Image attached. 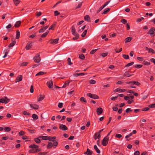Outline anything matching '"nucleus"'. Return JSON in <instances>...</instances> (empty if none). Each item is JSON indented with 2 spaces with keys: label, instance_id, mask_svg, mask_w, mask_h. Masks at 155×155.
I'll use <instances>...</instances> for the list:
<instances>
[{
  "label": "nucleus",
  "instance_id": "a211bd4d",
  "mask_svg": "<svg viewBox=\"0 0 155 155\" xmlns=\"http://www.w3.org/2000/svg\"><path fill=\"white\" fill-rule=\"evenodd\" d=\"M92 151L90 150L89 149H87V151L84 153V154H86L87 155H92Z\"/></svg>",
  "mask_w": 155,
  "mask_h": 155
},
{
  "label": "nucleus",
  "instance_id": "dca6fc26",
  "mask_svg": "<svg viewBox=\"0 0 155 155\" xmlns=\"http://www.w3.org/2000/svg\"><path fill=\"white\" fill-rule=\"evenodd\" d=\"M45 95H43L40 94L38 97V101H42L45 98Z\"/></svg>",
  "mask_w": 155,
  "mask_h": 155
},
{
  "label": "nucleus",
  "instance_id": "7c9ffc66",
  "mask_svg": "<svg viewBox=\"0 0 155 155\" xmlns=\"http://www.w3.org/2000/svg\"><path fill=\"white\" fill-rule=\"evenodd\" d=\"M49 31H47L46 32L43 33L41 36V38H45L49 33Z\"/></svg>",
  "mask_w": 155,
  "mask_h": 155
},
{
  "label": "nucleus",
  "instance_id": "72a5a7b5",
  "mask_svg": "<svg viewBox=\"0 0 155 155\" xmlns=\"http://www.w3.org/2000/svg\"><path fill=\"white\" fill-rule=\"evenodd\" d=\"M14 2L16 5H17L20 2V0H13Z\"/></svg>",
  "mask_w": 155,
  "mask_h": 155
},
{
  "label": "nucleus",
  "instance_id": "774afa93",
  "mask_svg": "<svg viewBox=\"0 0 155 155\" xmlns=\"http://www.w3.org/2000/svg\"><path fill=\"white\" fill-rule=\"evenodd\" d=\"M150 61L153 63L155 64V59L154 58H152L150 59Z\"/></svg>",
  "mask_w": 155,
  "mask_h": 155
},
{
  "label": "nucleus",
  "instance_id": "e2e57ef3",
  "mask_svg": "<svg viewBox=\"0 0 155 155\" xmlns=\"http://www.w3.org/2000/svg\"><path fill=\"white\" fill-rule=\"evenodd\" d=\"M149 107L150 108H155V104H152L149 105Z\"/></svg>",
  "mask_w": 155,
  "mask_h": 155
},
{
  "label": "nucleus",
  "instance_id": "58836bf2",
  "mask_svg": "<svg viewBox=\"0 0 155 155\" xmlns=\"http://www.w3.org/2000/svg\"><path fill=\"white\" fill-rule=\"evenodd\" d=\"M32 117L34 119H37L38 118V115L35 114H32Z\"/></svg>",
  "mask_w": 155,
  "mask_h": 155
},
{
  "label": "nucleus",
  "instance_id": "a878e982",
  "mask_svg": "<svg viewBox=\"0 0 155 155\" xmlns=\"http://www.w3.org/2000/svg\"><path fill=\"white\" fill-rule=\"evenodd\" d=\"M16 41H13L11 43L8 45L9 48H11L13 47L16 44Z\"/></svg>",
  "mask_w": 155,
  "mask_h": 155
},
{
  "label": "nucleus",
  "instance_id": "9b49d317",
  "mask_svg": "<svg viewBox=\"0 0 155 155\" xmlns=\"http://www.w3.org/2000/svg\"><path fill=\"white\" fill-rule=\"evenodd\" d=\"M48 25H46L45 27H42L39 30V32L40 33L44 32L48 28Z\"/></svg>",
  "mask_w": 155,
  "mask_h": 155
},
{
  "label": "nucleus",
  "instance_id": "680f3d73",
  "mask_svg": "<svg viewBox=\"0 0 155 155\" xmlns=\"http://www.w3.org/2000/svg\"><path fill=\"white\" fill-rule=\"evenodd\" d=\"M23 114L24 115H30V113L26 111H24L23 112Z\"/></svg>",
  "mask_w": 155,
  "mask_h": 155
},
{
  "label": "nucleus",
  "instance_id": "79ce46f5",
  "mask_svg": "<svg viewBox=\"0 0 155 155\" xmlns=\"http://www.w3.org/2000/svg\"><path fill=\"white\" fill-rule=\"evenodd\" d=\"M148 52L149 53H151L152 54L155 53V52L154 50L153 49L151 48H149V49Z\"/></svg>",
  "mask_w": 155,
  "mask_h": 155
},
{
  "label": "nucleus",
  "instance_id": "4468645a",
  "mask_svg": "<svg viewBox=\"0 0 155 155\" xmlns=\"http://www.w3.org/2000/svg\"><path fill=\"white\" fill-rule=\"evenodd\" d=\"M22 77L21 75H18L16 78L15 82L17 83V82H19L20 81H21L22 80Z\"/></svg>",
  "mask_w": 155,
  "mask_h": 155
},
{
  "label": "nucleus",
  "instance_id": "f03ea898",
  "mask_svg": "<svg viewBox=\"0 0 155 155\" xmlns=\"http://www.w3.org/2000/svg\"><path fill=\"white\" fill-rule=\"evenodd\" d=\"M72 34L75 36V37L73 38V39H77L79 37L78 34L76 32L75 29L74 27L72 26L71 28Z\"/></svg>",
  "mask_w": 155,
  "mask_h": 155
},
{
  "label": "nucleus",
  "instance_id": "338daca9",
  "mask_svg": "<svg viewBox=\"0 0 155 155\" xmlns=\"http://www.w3.org/2000/svg\"><path fill=\"white\" fill-rule=\"evenodd\" d=\"M140 154V153L139 151L137 150L134 152V155H139Z\"/></svg>",
  "mask_w": 155,
  "mask_h": 155
},
{
  "label": "nucleus",
  "instance_id": "e433bc0d",
  "mask_svg": "<svg viewBox=\"0 0 155 155\" xmlns=\"http://www.w3.org/2000/svg\"><path fill=\"white\" fill-rule=\"evenodd\" d=\"M79 58L82 60H84L85 58V56L83 54H79Z\"/></svg>",
  "mask_w": 155,
  "mask_h": 155
},
{
  "label": "nucleus",
  "instance_id": "4d7b16f0",
  "mask_svg": "<svg viewBox=\"0 0 155 155\" xmlns=\"http://www.w3.org/2000/svg\"><path fill=\"white\" fill-rule=\"evenodd\" d=\"M28 64V63L27 62H23L21 64V65L22 66H26Z\"/></svg>",
  "mask_w": 155,
  "mask_h": 155
},
{
  "label": "nucleus",
  "instance_id": "bf43d9fd",
  "mask_svg": "<svg viewBox=\"0 0 155 155\" xmlns=\"http://www.w3.org/2000/svg\"><path fill=\"white\" fill-rule=\"evenodd\" d=\"M110 2V1H109L106 2L102 6L104 8Z\"/></svg>",
  "mask_w": 155,
  "mask_h": 155
},
{
  "label": "nucleus",
  "instance_id": "a19ab883",
  "mask_svg": "<svg viewBox=\"0 0 155 155\" xmlns=\"http://www.w3.org/2000/svg\"><path fill=\"white\" fill-rule=\"evenodd\" d=\"M80 100L81 102H86L87 101L85 98H84L83 97H81L80 99Z\"/></svg>",
  "mask_w": 155,
  "mask_h": 155
},
{
  "label": "nucleus",
  "instance_id": "c85d7f7f",
  "mask_svg": "<svg viewBox=\"0 0 155 155\" xmlns=\"http://www.w3.org/2000/svg\"><path fill=\"white\" fill-rule=\"evenodd\" d=\"M131 39L132 38L131 37H127L125 39V42L127 43L131 41Z\"/></svg>",
  "mask_w": 155,
  "mask_h": 155
},
{
  "label": "nucleus",
  "instance_id": "69168bd1",
  "mask_svg": "<svg viewBox=\"0 0 155 155\" xmlns=\"http://www.w3.org/2000/svg\"><path fill=\"white\" fill-rule=\"evenodd\" d=\"M60 13L57 11H55L54 12V15L55 16L58 15Z\"/></svg>",
  "mask_w": 155,
  "mask_h": 155
},
{
  "label": "nucleus",
  "instance_id": "37998d69",
  "mask_svg": "<svg viewBox=\"0 0 155 155\" xmlns=\"http://www.w3.org/2000/svg\"><path fill=\"white\" fill-rule=\"evenodd\" d=\"M122 49L120 48L118 50L117 48L115 49V51L116 53H118L122 51Z\"/></svg>",
  "mask_w": 155,
  "mask_h": 155
},
{
  "label": "nucleus",
  "instance_id": "052dcab7",
  "mask_svg": "<svg viewBox=\"0 0 155 155\" xmlns=\"http://www.w3.org/2000/svg\"><path fill=\"white\" fill-rule=\"evenodd\" d=\"M137 59L140 61H142L143 60V58L142 57H137Z\"/></svg>",
  "mask_w": 155,
  "mask_h": 155
},
{
  "label": "nucleus",
  "instance_id": "13d9d810",
  "mask_svg": "<svg viewBox=\"0 0 155 155\" xmlns=\"http://www.w3.org/2000/svg\"><path fill=\"white\" fill-rule=\"evenodd\" d=\"M63 104L62 103H59L58 105V107L59 108H61L63 107Z\"/></svg>",
  "mask_w": 155,
  "mask_h": 155
},
{
  "label": "nucleus",
  "instance_id": "a18cd8bd",
  "mask_svg": "<svg viewBox=\"0 0 155 155\" xmlns=\"http://www.w3.org/2000/svg\"><path fill=\"white\" fill-rule=\"evenodd\" d=\"M143 65L142 64H136L135 65L134 67L137 68H140L142 67Z\"/></svg>",
  "mask_w": 155,
  "mask_h": 155
},
{
  "label": "nucleus",
  "instance_id": "6e6d98bb",
  "mask_svg": "<svg viewBox=\"0 0 155 155\" xmlns=\"http://www.w3.org/2000/svg\"><path fill=\"white\" fill-rule=\"evenodd\" d=\"M96 81L94 80H91L90 81V83L92 84H94L96 83Z\"/></svg>",
  "mask_w": 155,
  "mask_h": 155
},
{
  "label": "nucleus",
  "instance_id": "09e8293b",
  "mask_svg": "<svg viewBox=\"0 0 155 155\" xmlns=\"http://www.w3.org/2000/svg\"><path fill=\"white\" fill-rule=\"evenodd\" d=\"M49 139V136H42V140H48Z\"/></svg>",
  "mask_w": 155,
  "mask_h": 155
},
{
  "label": "nucleus",
  "instance_id": "c756f323",
  "mask_svg": "<svg viewBox=\"0 0 155 155\" xmlns=\"http://www.w3.org/2000/svg\"><path fill=\"white\" fill-rule=\"evenodd\" d=\"M40 149H32V153H35L41 151Z\"/></svg>",
  "mask_w": 155,
  "mask_h": 155
},
{
  "label": "nucleus",
  "instance_id": "aec40b11",
  "mask_svg": "<svg viewBox=\"0 0 155 155\" xmlns=\"http://www.w3.org/2000/svg\"><path fill=\"white\" fill-rule=\"evenodd\" d=\"M30 106L31 108L34 109H38L39 107V106L36 104H34L33 105L30 104Z\"/></svg>",
  "mask_w": 155,
  "mask_h": 155
},
{
  "label": "nucleus",
  "instance_id": "bb28decb",
  "mask_svg": "<svg viewBox=\"0 0 155 155\" xmlns=\"http://www.w3.org/2000/svg\"><path fill=\"white\" fill-rule=\"evenodd\" d=\"M87 73L84 74V73H76L74 74V75L75 77H77L79 76H83L86 75Z\"/></svg>",
  "mask_w": 155,
  "mask_h": 155
},
{
  "label": "nucleus",
  "instance_id": "5701e85b",
  "mask_svg": "<svg viewBox=\"0 0 155 155\" xmlns=\"http://www.w3.org/2000/svg\"><path fill=\"white\" fill-rule=\"evenodd\" d=\"M84 19L85 21H87L88 22L90 21V17L88 15H87L84 17Z\"/></svg>",
  "mask_w": 155,
  "mask_h": 155
},
{
  "label": "nucleus",
  "instance_id": "0e129e2a",
  "mask_svg": "<svg viewBox=\"0 0 155 155\" xmlns=\"http://www.w3.org/2000/svg\"><path fill=\"white\" fill-rule=\"evenodd\" d=\"M55 25V24H53L52 25H51L50 27L49 28V30H53V28L54 27Z\"/></svg>",
  "mask_w": 155,
  "mask_h": 155
},
{
  "label": "nucleus",
  "instance_id": "5fc2aeb1",
  "mask_svg": "<svg viewBox=\"0 0 155 155\" xmlns=\"http://www.w3.org/2000/svg\"><path fill=\"white\" fill-rule=\"evenodd\" d=\"M98 49H94V50H92L90 51V53L91 54H93L96 52V51H97V50Z\"/></svg>",
  "mask_w": 155,
  "mask_h": 155
},
{
  "label": "nucleus",
  "instance_id": "473e14b6",
  "mask_svg": "<svg viewBox=\"0 0 155 155\" xmlns=\"http://www.w3.org/2000/svg\"><path fill=\"white\" fill-rule=\"evenodd\" d=\"M34 140L35 142L38 143H39L41 142L40 139L39 138H35L34 139Z\"/></svg>",
  "mask_w": 155,
  "mask_h": 155
},
{
  "label": "nucleus",
  "instance_id": "0eeeda50",
  "mask_svg": "<svg viewBox=\"0 0 155 155\" xmlns=\"http://www.w3.org/2000/svg\"><path fill=\"white\" fill-rule=\"evenodd\" d=\"M59 38H57L55 39H51L48 41V42L50 44H56L58 43Z\"/></svg>",
  "mask_w": 155,
  "mask_h": 155
},
{
  "label": "nucleus",
  "instance_id": "6e6552de",
  "mask_svg": "<svg viewBox=\"0 0 155 155\" xmlns=\"http://www.w3.org/2000/svg\"><path fill=\"white\" fill-rule=\"evenodd\" d=\"M155 31V28L153 27L149 31L148 33L151 36H154V35L153 34L154 33Z\"/></svg>",
  "mask_w": 155,
  "mask_h": 155
},
{
  "label": "nucleus",
  "instance_id": "8fccbe9b",
  "mask_svg": "<svg viewBox=\"0 0 155 155\" xmlns=\"http://www.w3.org/2000/svg\"><path fill=\"white\" fill-rule=\"evenodd\" d=\"M121 22L122 23H123L124 24H127V21L125 19H122L121 20Z\"/></svg>",
  "mask_w": 155,
  "mask_h": 155
},
{
  "label": "nucleus",
  "instance_id": "20e7f679",
  "mask_svg": "<svg viewBox=\"0 0 155 155\" xmlns=\"http://www.w3.org/2000/svg\"><path fill=\"white\" fill-rule=\"evenodd\" d=\"M87 95L89 97L94 99H97L99 98L98 96L97 95L91 93H87Z\"/></svg>",
  "mask_w": 155,
  "mask_h": 155
},
{
  "label": "nucleus",
  "instance_id": "b1692460",
  "mask_svg": "<svg viewBox=\"0 0 155 155\" xmlns=\"http://www.w3.org/2000/svg\"><path fill=\"white\" fill-rule=\"evenodd\" d=\"M132 85L135 84L137 86H139L140 84L137 81H131V84Z\"/></svg>",
  "mask_w": 155,
  "mask_h": 155
},
{
  "label": "nucleus",
  "instance_id": "1a4fd4ad",
  "mask_svg": "<svg viewBox=\"0 0 155 155\" xmlns=\"http://www.w3.org/2000/svg\"><path fill=\"white\" fill-rule=\"evenodd\" d=\"M47 84L49 88L53 87V83L51 80H50L48 81L47 83Z\"/></svg>",
  "mask_w": 155,
  "mask_h": 155
},
{
  "label": "nucleus",
  "instance_id": "f3484780",
  "mask_svg": "<svg viewBox=\"0 0 155 155\" xmlns=\"http://www.w3.org/2000/svg\"><path fill=\"white\" fill-rule=\"evenodd\" d=\"M96 111L98 115H100L102 113L103 110L101 108L99 107L97 109Z\"/></svg>",
  "mask_w": 155,
  "mask_h": 155
},
{
  "label": "nucleus",
  "instance_id": "603ef678",
  "mask_svg": "<svg viewBox=\"0 0 155 155\" xmlns=\"http://www.w3.org/2000/svg\"><path fill=\"white\" fill-rule=\"evenodd\" d=\"M25 134V132L22 130L20 131L19 133V134L20 136L24 135Z\"/></svg>",
  "mask_w": 155,
  "mask_h": 155
},
{
  "label": "nucleus",
  "instance_id": "4c0bfd02",
  "mask_svg": "<svg viewBox=\"0 0 155 155\" xmlns=\"http://www.w3.org/2000/svg\"><path fill=\"white\" fill-rule=\"evenodd\" d=\"M134 63V62H132L130 63H129L125 66V67H130L133 65Z\"/></svg>",
  "mask_w": 155,
  "mask_h": 155
},
{
  "label": "nucleus",
  "instance_id": "3c124183",
  "mask_svg": "<svg viewBox=\"0 0 155 155\" xmlns=\"http://www.w3.org/2000/svg\"><path fill=\"white\" fill-rule=\"evenodd\" d=\"M68 63L69 65H71L72 64V63L71 62V59L70 58H68L67 59Z\"/></svg>",
  "mask_w": 155,
  "mask_h": 155
},
{
  "label": "nucleus",
  "instance_id": "423d86ee",
  "mask_svg": "<svg viewBox=\"0 0 155 155\" xmlns=\"http://www.w3.org/2000/svg\"><path fill=\"white\" fill-rule=\"evenodd\" d=\"M9 101V100L6 97L4 98L0 99V103H5L7 104Z\"/></svg>",
  "mask_w": 155,
  "mask_h": 155
},
{
  "label": "nucleus",
  "instance_id": "f257e3e1",
  "mask_svg": "<svg viewBox=\"0 0 155 155\" xmlns=\"http://www.w3.org/2000/svg\"><path fill=\"white\" fill-rule=\"evenodd\" d=\"M58 141H54L52 143L51 142H48V144L47 146V148L48 149H51L53 146H54V148H55L58 145Z\"/></svg>",
  "mask_w": 155,
  "mask_h": 155
},
{
  "label": "nucleus",
  "instance_id": "393cba45",
  "mask_svg": "<svg viewBox=\"0 0 155 155\" xmlns=\"http://www.w3.org/2000/svg\"><path fill=\"white\" fill-rule=\"evenodd\" d=\"M21 23V21H17L16 22L15 24V25L14 26L15 27H17V28L18 27L20 26Z\"/></svg>",
  "mask_w": 155,
  "mask_h": 155
},
{
  "label": "nucleus",
  "instance_id": "49530a36",
  "mask_svg": "<svg viewBox=\"0 0 155 155\" xmlns=\"http://www.w3.org/2000/svg\"><path fill=\"white\" fill-rule=\"evenodd\" d=\"M4 130L5 131L9 132L11 130V129L9 127H6L4 128Z\"/></svg>",
  "mask_w": 155,
  "mask_h": 155
},
{
  "label": "nucleus",
  "instance_id": "412c9836",
  "mask_svg": "<svg viewBox=\"0 0 155 155\" xmlns=\"http://www.w3.org/2000/svg\"><path fill=\"white\" fill-rule=\"evenodd\" d=\"M29 148H31L32 149H38V146L37 145H36L35 144H31L30 145L29 147Z\"/></svg>",
  "mask_w": 155,
  "mask_h": 155
},
{
  "label": "nucleus",
  "instance_id": "9d476101",
  "mask_svg": "<svg viewBox=\"0 0 155 155\" xmlns=\"http://www.w3.org/2000/svg\"><path fill=\"white\" fill-rule=\"evenodd\" d=\"M59 128L62 130H66L68 128L66 125L63 124H60L59 126Z\"/></svg>",
  "mask_w": 155,
  "mask_h": 155
},
{
  "label": "nucleus",
  "instance_id": "864d4df0",
  "mask_svg": "<svg viewBox=\"0 0 155 155\" xmlns=\"http://www.w3.org/2000/svg\"><path fill=\"white\" fill-rule=\"evenodd\" d=\"M108 54V52L103 53L101 54V55L103 57L106 56Z\"/></svg>",
  "mask_w": 155,
  "mask_h": 155
},
{
  "label": "nucleus",
  "instance_id": "39448f33",
  "mask_svg": "<svg viewBox=\"0 0 155 155\" xmlns=\"http://www.w3.org/2000/svg\"><path fill=\"white\" fill-rule=\"evenodd\" d=\"M109 137H105L103 140L102 144L104 146H106L107 144Z\"/></svg>",
  "mask_w": 155,
  "mask_h": 155
},
{
  "label": "nucleus",
  "instance_id": "ea45409f",
  "mask_svg": "<svg viewBox=\"0 0 155 155\" xmlns=\"http://www.w3.org/2000/svg\"><path fill=\"white\" fill-rule=\"evenodd\" d=\"M110 9L109 8H107L105 9L104 10L103 14H106L107 12H108L110 10Z\"/></svg>",
  "mask_w": 155,
  "mask_h": 155
},
{
  "label": "nucleus",
  "instance_id": "6ab92c4d",
  "mask_svg": "<svg viewBox=\"0 0 155 155\" xmlns=\"http://www.w3.org/2000/svg\"><path fill=\"white\" fill-rule=\"evenodd\" d=\"M56 137L55 136L54 137H51L49 136V139L48 140L51 141L53 142V143L54 141H55V140L56 139Z\"/></svg>",
  "mask_w": 155,
  "mask_h": 155
},
{
  "label": "nucleus",
  "instance_id": "ddd939ff",
  "mask_svg": "<svg viewBox=\"0 0 155 155\" xmlns=\"http://www.w3.org/2000/svg\"><path fill=\"white\" fill-rule=\"evenodd\" d=\"M94 138L95 140L97 139L100 140L101 138V135L96 132L94 134Z\"/></svg>",
  "mask_w": 155,
  "mask_h": 155
},
{
  "label": "nucleus",
  "instance_id": "2eb2a0df",
  "mask_svg": "<svg viewBox=\"0 0 155 155\" xmlns=\"http://www.w3.org/2000/svg\"><path fill=\"white\" fill-rule=\"evenodd\" d=\"M32 46V43L31 42H28L25 47V48L27 50H29Z\"/></svg>",
  "mask_w": 155,
  "mask_h": 155
},
{
  "label": "nucleus",
  "instance_id": "7ed1b4c3",
  "mask_svg": "<svg viewBox=\"0 0 155 155\" xmlns=\"http://www.w3.org/2000/svg\"><path fill=\"white\" fill-rule=\"evenodd\" d=\"M34 61L36 63H39L41 61V58L39 54H37L33 58Z\"/></svg>",
  "mask_w": 155,
  "mask_h": 155
},
{
  "label": "nucleus",
  "instance_id": "de8ad7c7",
  "mask_svg": "<svg viewBox=\"0 0 155 155\" xmlns=\"http://www.w3.org/2000/svg\"><path fill=\"white\" fill-rule=\"evenodd\" d=\"M143 64L147 65H149L150 64V63L149 62L144 61L143 62Z\"/></svg>",
  "mask_w": 155,
  "mask_h": 155
},
{
  "label": "nucleus",
  "instance_id": "f8f14e48",
  "mask_svg": "<svg viewBox=\"0 0 155 155\" xmlns=\"http://www.w3.org/2000/svg\"><path fill=\"white\" fill-rule=\"evenodd\" d=\"M126 91V90L125 89H120L119 88H117L114 90V92L115 93H116L118 91H119L120 92H124Z\"/></svg>",
  "mask_w": 155,
  "mask_h": 155
},
{
  "label": "nucleus",
  "instance_id": "c9c22d12",
  "mask_svg": "<svg viewBox=\"0 0 155 155\" xmlns=\"http://www.w3.org/2000/svg\"><path fill=\"white\" fill-rule=\"evenodd\" d=\"M87 30H85L84 31V32H83V33H82V35H81L82 37H84L86 35L87 33Z\"/></svg>",
  "mask_w": 155,
  "mask_h": 155
},
{
  "label": "nucleus",
  "instance_id": "4be33fe9",
  "mask_svg": "<svg viewBox=\"0 0 155 155\" xmlns=\"http://www.w3.org/2000/svg\"><path fill=\"white\" fill-rule=\"evenodd\" d=\"M16 39H18L19 38L20 36V32L18 30H17L16 31Z\"/></svg>",
  "mask_w": 155,
  "mask_h": 155
},
{
  "label": "nucleus",
  "instance_id": "c03bdc74",
  "mask_svg": "<svg viewBox=\"0 0 155 155\" xmlns=\"http://www.w3.org/2000/svg\"><path fill=\"white\" fill-rule=\"evenodd\" d=\"M122 56L124 59H128L129 58V56L128 55L123 54Z\"/></svg>",
  "mask_w": 155,
  "mask_h": 155
},
{
  "label": "nucleus",
  "instance_id": "cd10ccee",
  "mask_svg": "<svg viewBox=\"0 0 155 155\" xmlns=\"http://www.w3.org/2000/svg\"><path fill=\"white\" fill-rule=\"evenodd\" d=\"M94 148L97 153H100V150L97 148V146L96 145H95L94 146Z\"/></svg>",
  "mask_w": 155,
  "mask_h": 155
},
{
  "label": "nucleus",
  "instance_id": "f704fd0d",
  "mask_svg": "<svg viewBox=\"0 0 155 155\" xmlns=\"http://www.w3.org/2000/svg\"><path fill=\"white\" fill-rule=\"evenodd\" d=\"M124 75L127 77H129L131 75H130L128 71H126L125 72L124 74Z\"/></svg>",
  "mask_w": 155,
  "mask_h": 155
},
{
  "label": "nucleus",
  "instance_id": "2f4dec72",
  "mask_svg": "<svg viewBox=\"0 0 155 155\" xmlns=\"http://www.w3.org/2000/svg\"><path fill=\"white\" fill-rule=\"evenodd\" d=\"M46 74L45 72L43 71H40L37 74H36V76H38V75H42L43 74Z\"/></svg>",
  "mask_w": 155,
  "mask_h": 155
}]
</instances>
